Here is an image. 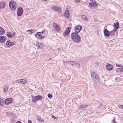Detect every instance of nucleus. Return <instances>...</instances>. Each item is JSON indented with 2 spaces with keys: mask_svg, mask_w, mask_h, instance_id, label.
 <instances>
[{
  "mask_svg": "<svg viewBox=\"0 0 123 123\" xmlns=\"http://www.w3.org/2000/svg\"><path fill=\"white\" fill-rule=\"evenodd\" d=\"M71 38L75 43H80L81 41V39L79 35L76 32H73L71 34Z\"/></svg>",
  "mask_w": 123,
  "mask_h": 123,
  "instance_id": "nucleus-1",
  "label": "nucleus"
},
{
  "mask_svg": "<svg viewBox=\"0 0 123 123\" xmlns=\"http://www.w3.org/2000/svg\"><path fill=\"white\" fill-rule=\"evenodd\" d=\"M91 75L93 81L95 83L98 82L99 80L98 74L94 72L91 73Z\"/></svg>",
  "mask_w": 123,
  "mask_h": 123,
  "instance_id": "nucleus-2",
  "label": "nucleus"
},
{
  "mask_svg": "<svg viewBox=\"0 0 123 123\" xmlns=\"http://www.w3.org/2000/svg\"><path fill=\"white\" fill-rule=\"evenodd\" d=\"M9 6L12 10H14L16 7V4L15 1L13 0L9 2Z\"/></svg>",
  "mask_w": 123,
  "mask_h": 123,
  "instance_id": "nucleus-3",
  "label": "nucleus"
},
{
  "mask_svg": "<svg viewBox=\"0 0 123 123\" xmlns=\"http://www.w3.org/2000/svg\"><path fill=\"white\" fill-rule=\"evenodd\" d=\"M71 28L70 27H68L66 29L65 31L63 33V35L65 37L67 36L70 31Z\"/></svg>",
  "mask_w": 123,
  "mask_h": 123,
  "instance_id": "nucleus-4",
  "label": "nucleus"
},
{
  "mask_svg": "<svg viewBox=\"0 0 123 123\" xmlns=\"http://www.w3.org/2000/svg\"><path fill=\"white\" fill-rule=\"evenodd\" d=\"M53 26L55 29L56 31L59 32L61 31V27L59 25L56 23H54L53 24Z\"/></svg>",
  "mask_w": 123,
  "mask_h": 123,
  "instance_id": "nucleus-5",
  "label": "nucleus"
},
{
  "mask_svg": "<svg viewBox=\"0 0 123 123\" xmlns=\"http://www.w3.org/2000/svg\"><path fill=\"white\" fill-rule=\"evenodd\" d=\"M23 11L21 7H19L17 10V15L19 16H21L22 14Z\"/></svg>",
  "mask_w": 123,
  "mask_h": 123,
  "instance_id": "nucleus-6",
  "label": "nucleus"
},
{
  "mask_svg": "<svg viewBox=\"0 0 123 123\" xmlns=\"http://www.w3.org/2000/svg\"><path fill=\"white\" fill-rule=\"evenodd\" d=\"M82 29V26L80 25L77 26L74 28V30L77 33L79 32Z\"/></svg>",
  "mask_w": 123,
  "mask_h": 123,
  "instance_id": "nucleus-7",
  "label": "nucleus"
},
{
  "mask_svg": "<svg viewBox=\"0 0 123 123\" xmlns=\"http://www.w3.org/2000/svg\"><path fill=\"white\" fill-rule=\"evenodd\" d=\"M12 98H7L5 100V104L6 105H8L9 104L12 103Z\"/></svg>",
  "mask_w": 123,
  "mask_h": 123,
  "instance_id": "nucleus-8",
  "label": "nucleus"
},
{
  "mask_svg": "<svg viewBox=\"0 0 123 123\" xmlns=\"http://www.w3.org/2000/svg\"><path fill=\"white\" fill-rule=\"evenodd\" d=\"M41 34H40L39 33H37L35 34V37L37 38L40 39H43L45 37L44 36H42L41 35H40Z\"/></svg>",
  "mask_w": 123,
  "mask_h": 123,
  "instance_id": "nucleus-9",
  "label": "nucleus"
},
{
  "mask_svg": "<svg viewBox=\"0 0 123 123\" xmlns=\"http://www.w3.org/2000/svg\"><path fill=\"white\" fill-rule=\"evenodd\" d=\"M88 105L85 104H84L79 106L78 109L79 110H82L86 108Z\"/></svg>",
  "mask_w": 123,
  "mask_h": 123,
  "instance_id": "nucleus-10",
  "label": "nucleus"
},
{
  "mask_svg": "<svg viewBox=\"0 0 123 123\" xmlns=\"http://www.w3.org/2000/svg\"><path fill=\"white\" fill-rule=\"evenodd\" d=\"M104 34L106 37H108L110 35V33L106 29H105L104 31Z\"/></svg>",
  "mask_w": 123,
  "mask_h": 123,
  "instance_id": "nucleus-11",
  "label": "nucleus"
},
{
  "mask_svg": "<svg viewBox=\"0 0 123 123\" xmlns=\"http://www.w3.org/2000/svg\"><path fill=\"white\" fill-rule=\"evenodd\" d=\"M64 15L66 17L68 18H69V13L68 10H67L64 13Z\"/></svg>",
  "mask_w": 123,
  "mask_h": 123,
  "instance_id": "nucleus-12",
  "label": "nucleus"
},
{
  "mask_svg": "<svg viewBox=\"0 0 123 123\" xmlns=\"http://www.w3.org/2000/svg\"><path fill=\"white\" fill-rule=\"evenodd\" d=\"M113 68V66L112 65L109 64L107 65L106 66V69L109 71H111L112 70Z\"/></svg>",
  "mask_w": 123,
  "mask_h": 123,
  "instance_id": "nucleus-13",
  "label": "nucleus"
},
{
  "mask_svg": "<svg viewBox=\"0 0 123 123\" xmlns=\"http://www.w3.org/2000/svg\"><path fill=\"white\" fill-rule=\"evenodd\" d=\"M119 23L118 22H117L114 24V30L115 31H116L119 28Z\"/></svg>",
  "mask_w": 123,
  "mask_h": 123,
  "instance_id": "nucleus-14",
  "label": "nucleus"
},
{
  "mask_svg": "<svg viewBox=\"0 0 123 123\" xmlns=\"http://www.w3.org/2000/svg\"><path fill=\"white\" fill-rule=\"evenodd\" d=\"M6 6V3L5 2L2 1L0 2V9L4 8Z\"/></svg>",
  "mask_w": 123,
  "mask_h": 123,
  "instance_id": "nucleus-15",
  "label": "nucleus"
},
{
  "mask_svg": "<svg viewBox=\"0 0 123 123\" xmlns=\"http://www.w3.org/2000/svg\"><path fill=\"white\" fill-rule=\"evenodd\" d=\"M6 40V38L4 36H0V42L1 43L4 42Z\"/></svg>",
  "mask_w": 123,
  "mask_h": 123,
  "instance_id": "nucleus-16",
  "label": "nucleus"
},
{
  "mask_svg": "<svg viewBox=\"0 0 123 123\" xmlns=\"http://www.w3.org/2000/svg\"><path fill=\"white\" fill-rule=\"evenodd\" d=\"M66 62L68 63H68L70 62L72 66H73L74 64H76V62L75 61H66Z\"/></svg>",
  "mask_w": 123,
  "mask_h": 123,
  "instance_id": "nucleus-17",
  "label": "nucleus"
},
{
  "mask_svg": "<svg viewBox=\"0 0 123 123\" xmlns=\"http://www.w3.org/2000/svg\"><path fill=\"white\" fill-rule=\"evenodd\" d=\"M5 31L4 29L0 27V35H3L5 33Z\"/></svg>",
  "mask_w": 123,
  "mask_h": 123,
  "instance_id": "nucleus-18",
  "label": "nucleus"
},
{
  "mask_svg": "<svg viewBox=\"0 0 123 123\" xmlns=\"http://www.w3.org/2000/svg\"><path fill=\"white\" fill-rule=\"evenodd\" d=\"M116 71L117 73L118 74H119L122 72H123V70L120 68H117L116 69Z\"/></svg>",
  "mask_w": 123,
  "mask_h": 123,
  "instance_id": "nucleus-19",
  "label": "nucleus"
},
{
  "mask_svg": "<svg viewBox=\"0 0 123 123\" xmlns=\"http://www.w3.org/2000/svg\"><path fill=\"white\" fill-rule=\"evenodd\" d=\"M11 43L12 42H10V41L8 40L7 41L6 45L8 47L11 46Z\"/></svg>",
  "mask_w": 123,
  "mask_h": 123,
  "instance_id": "nucleus-20",
  "label": "nucleus"
},
{
  "mask_svg": "<svg viewBox=\"0 0 123 123\" xmlns=\"http://www.w3.org/2000/svg\"><path fill=\"white\" fill-rule=\"evenodd\" d=\"M13 35L10 32H8L7 33L6 36L8 37H12Z\"/></svg>",
  "mask_w": 123,
  "mask_h": 123,
  "instance_id": "nucleus-21",
  "label": "nucleus"
},
{
  "mask_svg": "<svg viewBox=\"0 0 123 123\" xmlns=\"http://www.w3.org/2000/svg\"><path fill=\"white\" fill-rule=\"evenodd\" d=\"M8 86H5L4 88V92H6L8 90Z\"/></svg>",
  "mask_w": 123,
  "mask_h": 123,
  "instance_id": "nucleus-22",
  "label": "nucleus"
},
{
  "mask_svg": "<svg viewBox=\"0 0 123 123\" xmlns=\"http://www.w3.org/2000/svg\"><path fill=\"white\" fill-rule=\"evenodd\" d=\"M91 3H92V6H94V8L98 6V4L95 1Z\"/></svg>",
  "mask_w": 123,
  "mask_h": 123,
  "instance_id": "nucleus-23",
  "label": "nucleus"
},
{
  "mask_svg": "<svg viewBox=\"0 0 123 123\" xmlns=\"http://www.w3.org/2000/svg\"><path fill=\"white\" fill-rule=\"evenodd\" d=\"M116 31H115L114 29H113L112 31H110V35L111 36H112L114 35L115 32Z\"/></svg>",
  "mask_w": 123,
  "mask_h": 123,
  "instance_id": "nucleus-24",
  "label": "nucleus"
},
{
  "mask_svg": "<svg viewBox=\"0 0 123 123\" xmlns=\"http://www.w3.org/2000/svg\"><path fill=\"white\" fill-rule=\"evenodd\" d=\"M81 18L83 19L85 21H87L88 20L87 17L85 15H82V16Z\"/></svg>",
  "mask_w": 123,
  "mask_h": 123,
  "instance_id": "nucleus-25",
  "label": "nucleus"
},
{
  "mask_svg": "<svg viewBox=\"0 0 123 123\" xmlns=\"http://www.w3.org/2000/svg\"><path fill=\"white\" fill-rule=\"evenodd\" d=\"M56 11L58 13H60L62 12L61 8L60 7H58L57 8V10Z\"/></svg>",
  "mask_w": 123,
  "mask_h": 123,
  "instance_id": "nucleus-26",
  "label": "nucleus"
},
{
  "mask_svg": "<svg viewBox=\"0 0 123 123\" xmlns=\"http://www.w3.org/2000/svg\"><path fill=\"white\" fill-rule=\"evenodd\" d=\"M43 44L42 43H41L39 44V49H43Z\"/></svg>",
  "mask_w": 123,
  "mask_h": 123,
  "instance_id": "nucleus-27",
  "label": "nucleus"
},
{
  "mask_svg": "<svg viewBox=\"0 0 123 123\" xmlns=\"http://www.w3.org/2000/svg\"><path fill=\"white\" fill-rule=\"evenodd\" d=\"M36 98H37V100L39 99H42V97L41 96H36Z\"/></svg>",
  "mask_w": 123,
  "mask_h": 123,
  "instance_id": "nucleus-28",
  "label": "nucleus"
},
{
  "mask_svg": "<svg viewBox=\"0 0 123 123\" xmlns=\"http://www.w3.org/2000/svg\"><path fill=\"white\" fill-rule=\"evenodd\" d=\"M37 100V98H36V96L32 98V101L33 102H35Z\"/></svg>",
  "mask_w": 123,
  "mask_h": 123,
  "instance_id": "nucleus-29",
  "label": "nucleus"
},
{
  "mask_svg": "<svg viewBox=\"0 0 123 123\" xmlns=\"http://www.w3.org/2000/svg\"><path fill=\"white\" fill-rule=\"evenodd\" d=\"M58 7V6H52V9L56 11V10H57V8Z\"/></svg>",
  "mask_w": 123,
  "mask_h": 123,
  "instance_id": "nucleus-30",
  "label": "nucleus"
},
{
  "mask_svg": "<svg viewBox=\"0 0 123 123\" xmlns=\"http://www.w3.org/2000/svg\"><path fill=\"white\" fill-rule=\"evenodd\" d=\"M89 6L91 8H94V6H92V3H90L89 4Z\"/></svg>",
  "mask_w": 123,
  "mask_h": 123,
  "instance_id": "nucleus-31",
  "label": "nucleus"
},
{
  "mask_svg": "<svg viewBox=\"0 0 123 123\" xmlns=\"http://www.w3.org/2000/svg\"><path fill=\"white\" fill-rule=\"evenodd\" d=\"M21 80H22L21 81V83H26V80L25 79H21Z\"/></svg>",
  "mask_w": 123,
  "mask_h": 123,
  "instance_id": "nucleus-32",
  "label": "nucleus"
},
{
  "mask_svg": "<svg viewBox=\"0 0 123 123\" xmlns=\"http://www.w3.org/2000/svg\"><path fill=\"white\" fill-rule=\"evenodd\" d=\"M38 121L41 122H43L44 121L41 118H39L38 119Z\"/></svg>",
  "mask_w": 123,
  "mask_h": 123,
  "instance_id": "nucleus-33",
  "label": "nucleus"
},
{
  "mask_svg": "<svg viewBox=\"0 0 123 123\" xmlns=\"http://www.w3.org/2000/svg\"><path fill=\"white\" fill-rule=\"evenodd\" d=\"M117 107L120 108L122 109H123V105H120L119 104L117 105Z\"/></svg>",
  "mask_w": 123,
  "mask_h": 123,
  "instance_id": "nucleus-34",
  "label": "nucleus"
},
{
  "mask_svg": "<svg viewBox=\"0 0 123 123\" xmlns=\"http://www.w3.org/2000/svg\"><path fill=\"white\" fill-rule=\"evenodd\" d=\"M45 30H44L42 31L41 32H37V33H39L40 34H42L44 32H45Z\"/></svg>",
  "mask_w": 123,
  "mask_h": 123,
  "instance_id": "nucleus-35",
  "label": "nucleus"
},
{
  "mask_svg": "<svg viewBox=\"0 0 123 123\" xmlns=\"http://www.w3.org/2000/svg\"><path fill=\"white\" fill-rule=\"evenodd\" d=\"M48 98H51L52 97V95L51 94H49L48 95Z\"/></svg>",
  "mask_w": 123,
  "mask_h": 123,
  "instance_id": "nucleus-36",
  "label": "nucleus"
},
{
  "mask_svg": "<svg viewBox=\"0 0 123 123\" xmlns=\"http://www.w3.org/2000/svg\"><path fill=\"white\" fill-rule=\"evenodd\" d=\"M22 80H16V82L17 83H21V81Z\"/></svg>",
  "mask_w": 123,
  "mask_h": 123,
  "instance_id": "nucleus-37",
  "label": "nucleus"
},
{
  "mask_svg": "<svg viewBox=\"0 0 123 123\" xmlns=\"http://www.w3.org/2000/svg\"><path fill=\"white\" fill-rule=\"evenodd\" d=\"M116 66L117 67H119L122 66V65L121 64H118L116 63Z\"/></svg>",
  "mask_w": 123,
  "mask_h": 123,
  "instance_id": "nucleus-38",
  "label": "nucleus"
},
{
  "mask_svg": "<svg viewBox=\"0 0 123 123\" xmlns=\"http://www.w3.org/2000/svg\"><path fill=\"white\" fill-rule=\"evenodd\" d=\"M36 45L38 47V48H37V49H39V43L38 42H37Z\"/></svg>",
  "mask_w": 123,
  "mask_h": 123,
  "instance_id": "nucleus-39",
  "label": "nucleus"
},
{
  "mask_svg": "<svg viewBox=\"0 0 123 123\" xmlns=\"http://www.w3.org/2000/svg\"><path fill=\"white\" fill-rule=\"evenodd\" d=\"M0 103L1 105L2 106H3V103L2 101H1V100H0Z\"/></svg>",
  "mask_w": 123,
  "mask_h": 123,
  "instance_id": "nucleus-40",
  "label": "nucleus"
},
{
  "mask_svg": "<svg viewBox=\"0 0 123 123\" xmlns=\"http://www.w3.org/2000/svg\"><path fill=\"white\" fill-rule=\"evenodd\" d=\"M27 32L29 34L31 33L30 30H27Z\"/></svg>",
  "mask_w": 123,
  "mask_h": 123,
  "instance_id": "nucleus-41",
  "label": "nucleus"
},
{
  "mask_svg": "<svg viewBox=\"0 0 123 123\" xmlns=\"http://www.w3.org/2000/svg\"><path fill=\"white\" fill-rule=\"evenodd\" d=\"M74 0L77 3H79L80 2V0Z\"/></svg>",
  "mask_w": 123,
  "mask_h": 123,
  "instance_id": "nucleus-42",
  "label": "nucleus"
},
{
  "mask_svg": "<svg viewBox=\"0 0 123 123\" xmlns=\"http://www.w3.org/2000/svg\"><path fill=\"white\" fill-rule=\"evenodd\" d=\"M30 30L31 33H34L35 32L34 31V30L32 29Z\"/></svg>",
  "mask_w": 123,
  "mask_h": 123,
  "instance_id": "nucleus-43",
  "label": "nucleus"
},
{
  "mask_svg": "<svg viewBox=\"0 0 123 123\" xmlns=\"http://www.w3.org/2000/svg\"><path fill=\"white\" fill-rule=\"evenodd\" d=\"M113 123H117L115 121V119H114L113 120Z\"/></svg>",
  "mask_w": 123,
  "mask_h": 123,
  "instance_id": "nucleus-44",
  "label": "nucleus"
},
{
  "mask_svg": "<svg viewBox=\"0 0 123 123\" xmlns=\"http://www.w3.org/2000/svg\"><path fill=\"white\" fill-rule=\"evenodd\" d=\"M52 117L54 119L56 118H55V116L53 115H52Z\"/></svg>",
  "mask_w": 123,
  "mask_h": 123,
  "instance_id": "nucleus-45",
  "label": "nucleus"
},
{
  "mask_svg": "<svg viewBox=\"0 0 123 123\" xmlns=\"http://www.w3.org/2000/svg\"><path fill=\"white\" fill-rule=\"evenodd\" d=\"M32 123V121L31 120H28V123Z\"/></svg>",
  "mask_w": 123,
  "mask_h": 123,
  "instance_id": "nucleus-46",
  "label": "nucleus"
},
{
  "mask_svg": "<svg viewBox=\"0 0 123 123\" xmlns=\"http://www.w3.org/2000/svg\"><path fill=\"white\" fill-rule=\"evenodd\" d=\"M11 45V46H12L14 45V43H12Z\"/></svg>",
  "mask_w": 123,
  "mask_h": 123,
  "instance_id": "nucleus-47",
  "label": "nucleus"
},
{
  "mask_svg": "<svg viewBox=\"0 0 123 123\" xmlns=\"http://www.w3.org/2000/svg\"><path fill=\"white\" fill-rule=\"evenodd\" d=\"M16 123H21V122L20 121H17Z\"/></svg>",
  "mask_w": 123,
  "mask_h": 123,
  "instance_id": "nucleus-48",
  "label": "nucleus"
},
{
  "mask_svg": "<svg viewBox=\"0 0 123 123\" xmlns=\"http://www.w3.org/2000/svg\"><path fill=\"white\" fill-rule=\"evenodd\" d=\"M90 0V1H93V0Z\"/></svg>",
  "mask_w": 123,
  "mask_h": 123,
  "instance_id": "nucleus-49",
  "label": "nucleus"
}]
</instances>
